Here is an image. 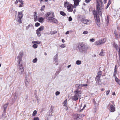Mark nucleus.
Masks as SVG:
<instances>
[{
	"mask_svg": "<svg viewBox=\"0 0 120 120\" xmlns=\"http://www.w3.org/2000/svg\"><path fill=\"white\" fill-rule=\"evenodd\" d=\"M23 54V52H20L19 54L17 57V58L18 60V64L17 66L18 72L20 75L22 74L24 71V67L23 64L22 63H20Z\"/></svg>",
	"mask_w": 120,
	"mask_h": 120,
	"instance_id": "obj_1",
	"label": "nucleus"
},
{
	"mask_svg": "<svg viewBox=\"0 0 120 120\" xmlns=\"http://www.w3.org/2000/svg\"><path fill=\"white\" fill-rule=\"evenodd\" d=\"M79 51L81 53H86L88 49L87 44L83 42L79 43L78 46Z\"/></svg>",
	"mask_w": 120,
	"mask_h": 120,
	"instance_id": "obj_2",
	"label": "nucleus"
},
{
	"mask_svg": "<svg viewBox=\"0 0 120 120\" xmlns=\"http://www.w3.org/2000/svg\"><path fill=\"white\" fill-rule=\"evenodd\" d=\"M97 4L96 8L98 13L102 15V13L101 11L102 7L103 6L102 1V0H96Z\"/></svg>",
	"mask_w": 120,
	"mask_h": 120,
	"instance_id": "obj_3",
	"label": "nucleus"
},
{
	"mask_svg": "<svg viewBox=\"0 0 120 120\" xmlns=\"http://www.w3.org/2000/svg\"><path fill=\"white\" fill-rule=\"evenodd\" d=\"M74 93H75L74 95L72 96V98L73 100L76 101L78 99V96L79 98H81V95L80 91L78 90H76L74 91Z\"/></svg>",
	"mask_w": 120,
	"mask_h": 120,
	"instance_id": "obj_4",
	"label": "nucleus"
},
{
	"mask_svg": "<svg viewBox=\"0 0 120 120\" xmlns=\"http://www.w3.org/2000/svg\"><path fill=\"white\" fill-rule=\"evenodd\" d=\"M23 16L22 12H18V15L17 17L16 21L19 23H22V18Z\"/></svg>",
	"mask_w": 120,
	"mask_h": 120,
	"instance_id": "obj_5",
	"label": "nucleus"
},
{
	"mask_svg": "<svg viewBox=\"0 0 120 120\" xmlns=\"http://www.w3.org/2000/svg\"><path fill=\"white\" fill-rule=\"evenodd\" d=\"M108 106L110 107L109 111L111 112H113L115 111V105L114 103L112 104L110 103L108 105Z\"/></svg>",
	"mask_w": 120,
	"mask_h": 120,
	"instance_id": "obj_6",
	"label": "nucleus"
},
{
	"mask_svg": "<svg viewBox=\"0 0 120 120\" xmlns=\"http://www.w3.org/2000/svg\"><path fill=\"white\" fill-rule=\"evenodd\" d=\"M106 42V40L105 39H101L99 40L98 41H96L95 45H98L104 43Z\"/></svg>",
	"mask_w": 120,
	"mask_h": 120,
	"instance_id": "obj_7",
	"label": "nucleus"
},
{
	"mask_svg": "<svg viewBox=\"0 0 120 120\" xmlns=\"http://www.w3.org/2000/svg\"><path fill=\"white\" fill-rule=\"evenodd\" d=\"M96 84H97L101 85L102 84L100 80V77L97 75L95 78Z\"/></svg>",
	"mask_w": 120,
	"mask_h": 120,
	"instance_id": "obj_8",
	"label": "nucleus"
},
{
	"mask_svg": "<svg viewBox=\"0 0 120 120\" xmlns=\"http://www.w3.org/2000/svg\"><path fill=\"white\" fill-rule=\"evenodd\" d=\"M81 21L83 23L86 25L89 24L91 22L90 20H88L85 19H82Z\"/></svg>",
	"mask_w": 120,
	"mask_h": 120,
	"instance_id": "obj_9",
	"label": "nucleus"
},
{
	"mask_svg": "<svg viewBox=\"0 0 120 120\" xmlns=\"http://www.w3.org/2000/svg\"><path fill=\"white\" fill-rule=\"evenodd\" d=\"M27 76L26 75L25 78V85L26 87L28 86L29 82V79Z\"/></svg>",
	"mask_w": 120,
	"mask_h": 120,
	"instance_id": "obj_10",
	"label": "nucleus"
},
{
	"mask_svg": "<svg viewBox=\"0 0 120 120\" xmlns=\"http://www.w3.org/2000/svg\"><path fill=\"white\" fill-rule=\"evenodd\" d=\"M84 115L82 114H76L75 115V119L76 120L78 119H80L82 117H83Z\"/></svg>",
	"mask_w": 120,
	"mask_h": 120,
	"instance_id": "obj_11",
	"label": "nucleus"
},
{
	"mask_svg": "<svg viewBox=\"0 0 120 120\" xmlns=\"http://www.w3.org/2000/svg\"><path fill=\"white\" fill-rule=\"evenodd\" d=\"M70 5H72L71 4H70V5L67 6V9L68 11L71 12L73 11V9L71 8Z\"/></svg>",
	"mask_w": 120,
	"mask_h": 120,
	"instance_id": "obj_12",
	"label": "nucleus"
},
{
	"mask_svg": "<svg viewBox=\"0 0 120 120\" xmlns=\"http://www.w3.org/2000/svg\"><path fill=\"white\" fill-rule=\"evenodd\" d=\"M74 2V5L77 6L79 5V3L80 1L81 0H73Z\"/></svg>",
	"mask_w": 120,
	"mask_h": 120,
	"instance_id": "obj_13",
	"label": "nucleus"
},
{
	"mask_svg": "<svg viewBox=\"0 0 120 120\" xmlns=\"http://www.w3.org/2000/svg\"><path fill=\"white\" fill-rule=\"evenodd\" d=\"M13 96L14 98L13 99H12V102L11 103L12 104H13V103L15 102V100L16 99L18 96L17 95H15V94H13Z\"/></svg>",
	"mask_w": 120,
	"mask_h": 120,
	"instance_id": "obj_14",
	"label": "nucleus"
},
{
	"mask_svg": "<svg viewBox=\"0 0 120 120\" xmlns=\"http://www.w3.org/2000/svg\"><path fill=\"white\" fill-rule=\"evenodd\" d=\"M20 90L19 89H18L15 92L14 94H15V95L18 96L20 95Z\"/></svg>",
	"mask_w": 120,
	"mask_h": 120,
	"instance_id": "obj_15",
	"label": "nucleus"
},
{
	"mask_svg": "<svg viewBox=\"0 0 120 120\" xmlns=\"http://www.w3.org/2000/svg\"><path fill=\"white\" fill-rule=\"evenodd\" d=\"M110 18L109 16L108 15H107V17L106 19V20L105 22V23H106L107 26H108L109 24V19Z\"/></svg>",
	"mask_w": 120,
	"mask_h": 120,
	"instance_id": "obj_16",
	"label": "nucleus"
},
{
	"mask_svg": "<svg viewBox=\"0 0 120 120\" xmlns=\"http://www.w3.org/2000/svg\"><path fill=\"white\" fill-rule=\"evenodd\" d=\"M48 120H54V116H53L52 115H50L49 114L48 116Z\"/></svg>",
	"mask_w": 120,
	"mask_h": 120,
	"instance_id": "obj_17",
	"label": "nucleus"
},
{
	"mask_svg": "<svg viewBox=\"0 0 120 120\" xmlns=\"http://www.w3.org/2000/svg\"><path fill=\"white\" fill-rule=\"evenodd\" d=\"M93 13L95 18L98 16V15L97 14V11L95 10H93Z\"/></svg>",
	"mask_w": 120,
	"mask_h": 120,
	"instance_id": "obj_18",
	"label": "nucleus"
},
{
	"mask_svg": "<svg viewBox=\"0 0 120 120\" xmlns=\"http://www.w3.org/2000/svg\"><path fill=\"white\" fill-rule=\"evenodd\" d=\"M58 55V54H57L54 56V60L56 62H58L57 61L58 60V58L57 57Z\"/></svg>",
	"mask_w": 120,
	"mask_h": 120,
	"instance_id": "obj_19",
	"label": "nucleus"
},
{
	"mask_svg": "<svg viewBox=\"0 0 120 120\" xmlns=\"http://www.w3.org/2000/svg\"><path fill=\"white\" fill-rule=\"evenodd\" d=\"M8 103H7L4 106V111H3V112L5 113L6 112V109L8 107Z\"/></svg>",
	"mask_w": 120,
	"mask_h": 120,
	"instance_id": "obj_20",
	"label": "nucleus"
},
{
	"mask_svg": "<svg viewBox=\"0 0 120 120\" xmlns=\"http://www.w3.org/2000/svg\"><path fill=\"white\" fill-rule=\"evenodd\" d=\"M38 20L40 22L42 23L44 22V19L42 17H41L38 19Z\"/></svg>",
	"mask_w": 120,
	"mask_h": 120,
	"instance_id": "obj_21",
	"label": "nucleus"
},
{
	"mask_svg": "<svg viewBox=\"0 0 120 120\" xmlns=\"http://www.w3.org/2000/svg\"><path fill=\"white\" fill-rule=\"evenodd\" d=\"M52 22L56 24H58V20L56 19L55 18H53L52 20Z\"/></svg>",
	"mask_w": 120,
	"mask_h": 120,
	"instance_id": "obj_22",
	"label": "nucleus"
},
{
	"mask_svg": "<svg viewBox=\"0 0 120 120\" xmlns=\"http://www.w3.org/2000/svg\"><path fill=\"white\" fill-rule=\"evenodd\" d=\"M111 0H109L108 1L107 4V5L105 7V8L106 9L109 6L111 3Z\"/></svg>",
	"mask_w": 120,
	"mask_h": 120,
	"instance_id": "obj_23",
	"label": "nucleus"
},
{
	"mask_svg": "<svg viewBox=\"0 0 120 120\" xmlns=\"http://www.w3.org/2000/svg\"><path fill=\"white\" fill-rule=\"evenodd\" d=\"M105 54L104 53V50L103 49H102L101 50L100 52V53L99 55L101 56H102L104 55Z\"/></svg>",
	"mask_w": 120,
	"mask_h": 120,
	"instance_id": "obj_24",
	"label": "nucleus"
},
{
	"mask_svg": "<svg viewBox=\"0 0 120 120\" xmlns=\"http://www.w3.org/2000/svg\"><path fill=\"white\" fill-rule=\"evenodd\" d=\"M50 12H47L45 14V16L46 17V19L49 17V16H50Z\"/></svg>",
	"mask_w": 120,
	"mask_h": 120,
	"instance_id": "obj_25",
	"label": "nucleus"
},
{
	"mask_svg": "<svg viewBox=\"0 0 120 120\" xmlns=\"http://www.w3.org/2000/svg\"><path fill=\"white\" fill-rule=\"evenodd\" d=\"M39 31L37 30H36V33L37 34V36L38 37H40L41 35V33Z\"/></svg>",
	"mask_w": 120,
	"mask_h": 120,
	"instance_id": "obj_26",
	"label": "nucleus"
},
{
	"mask_svg": "<svg viewBox=\"0 0 120 120\" xmlns=\"http://www.w3.org/2000/svg\"><path fill=\"white\" fill-rule=\"evenodd\" d=\"M44 28V26H41L37 30L39 31H41L43 30Z\"/></svg>",
	"mask_w": 120,
	"mask_h": 120,
	"instance_id": "obj_27",
	"label": "nucleus"
},
{
	"mask_svg": "<svg viewBox=\"0 0 120 120\" xmlns=\"http://www.w3.org/2000/svg\"><path fill=\"white\" fill-rule=\"evenodd\" d=\"M76 86L78 87V88L79 89L80 88V87H83V84H77L76 85Z\"/></svg>",
	"mask_w": 120,
	"mask_h": 120,
	"instance_id": "obj_28",
	"label": "nucleus"
},
{
	"mask_svg": "<svg viewBox=\"0 0 120 120\" xmlns=\"http://www.w3.org/2000/svg\"><path fill=\"white\" fill-rule=\"evenodd\" d=\"M60 14L63 16H65L66 15V13L63 11H60Z\"/></svg>",
	"mask_w": 120,
	"mask_h": 120,
	"instance_id": "obj_29",
	"label": "nucleus"
},
{
	"mask_svg": "<svg viewBox=\"0 0 120 120\" xmlns=\"http://www.w3.org/2000/svg\"><path fill=\"white\" fill-rule=\"evenodd\" d=\"M115 80L116 82L120 86V81L117 78V79H115Z\"/></svg>",
	"mask_w": 120,
	"mask_h": 120,
	"instance_id": "obj_30",
	"label": "nucleus"
},
{
	"mask_svg": "<svg viewBox=\"0 0 120 120\" xmlns=\"http://www.w3.org/2000/svg\"><path fill=\"white\" fill-rule=\"evenodd\" d=\"M113 46L116 49H117L118 47V45L117 44H116L115 43H113Z\"/></svg>",
	"mask_w": 120,
	"mask_h": 120,
	"instance_id": "obj_31",
	"label": "nucleus"
},
{
	"mask_svg": "<svg viewBox=\"0 0 120 120\" xmlns=\"http://www.w3.org/2000/svg\"><path fill=\"white\" fill-rule=\"evenodd\" d=\"M53 18H54L52 17H49L47 19L52 22V20Z\"/></svg>",
	"mask_w": 120,
	"mask_h": 120,
	"instance_id": "obj_32",
	"label": "nucleus"
},
{
	"mask_svg": "<svg viewBox=\"0 0 120 120\" xmlns=\"http://www.w3.org/2000/svg\"><path fill=\"white\" fill-rule=\"evenodd\" d=\"M116 65H115V68L114 69V74H116L117 73V70L116 68Z\"/></svg>",
	"mask_w": 120,
	"mask_h": 120,
	"instance_id": "obj_33",
	"label": "nucleus"
},
{
	"mask_svg": "<svg viewBox=\"0 0 120 120\" xmlns=\"http://www.w3.org/2000/svg\"><path fill=\"white\" fill-rule=\"evenodd\" d=\"M102 75V71H100L98 73V75H97L101 77Z\"/></svg>",
	"mask_w": 120,
	"mask_h": 120,
	"instance_id": "obj_34",
	"label": "nucleus"
},
{
	"mask_svg": "<svg viewBox=\"0 0 120 120\" xmlns=\"http://www.w3.org/2000/svg\"><path fill=\"white\" fill-rule=\"evenodd\" d=\"M45 8V6L44 5L42 6L40 9V10L41 11H43L44 9V8Z\"/></svg>",
	"mask_w": 120,
	"mask_h": 120,
	"instance_id": "obj_35",
	"label": "nucleus"
},
{
	"mask_svg": "<svg viewBox=\"0 0 120 120\" xmlns=\"http://www.w3.org/2000/svg\"><path fill=\"white\" fill-rule=\"evenodd\" d=\"M38 61L37 59V58H35V59H33L32 62L33 63H35L36 62Z\"/></svg>",
	"mask_w": 120,
	"mask_h": 120,
	"instance_id": "obj_36",
	"label": "nucleus"
},
{
	"mask_svg": "<svg viewBox=\"0 0 120 120\" xmlns=\"http://www.w3.org/2000/svg\"><path fill=\"white\" fill-rule=\"evenodd\" d=\"M57 32L56 31H52L51 32V35H54L57 33Z\"/></svg>",
	"mask_w": 120,
	"mask_h": 120,
	"instance_id": "obj_37",
	"label": "nucleus"
},
{
	"mask_svg": "<svg viewBox=\"0 0 120 120\" xmlns=\"http://www.w3.org/2000/svg\"><path fill=\"white\" fill-rule=\"evenodd\" d=\"M81 61L80 60H77L76 62V64L77 65H80L81 64Z\"/></svg>",
	"mask_w": 120,
	"mask_h": 120,
	"instance_id": "obj_38",
	"label": "nucleus"
},
{
	"mask_svg": "<svg viewBox=\"0 0 120 120\" xmlns=\"http://www.w3.org/2000/svg\"><path fill=\"white\" fill-rule=\"evenodd\" d=\"M37 113V111L36 110H34L33 112L32 115L33 116H34Z\"/></svg>",
	"mask_w": 120,
	"mask_h": 120,
	"instance_id": "obj_39",
	"label": "nucleus"
},
{
	"mask_svg": "<svg viewBox=\"0 0 120 120\" xmlns=\"http://www.w3.org/2000/svg\"><path fill=\"white\" fill-rule=\"evenodd\" d=\"M38 45L36 44H34L33 45V47L34 48H37Z\"/></svg>",
	"mask_w": 120,
	"mask_h": 120,
	"instance_id": "obj_40",
	"label": "nucleus"
},
{
	"mask_svg": "<svg viewBox=\"0 0 120 120\" xmlns=\"http://www.w3.org/2000/svg\"><path fill=\"white\" fill-rule=\"evenodd\" d=\"M40 25V24L38 22H36L35 24V26L36 27H38Z\"/></svg>",
	"mask_w": 120,
	"mask_h": 120,
	"instance_id": "obj_41",
	"label": "nucleus"
},
{
	"mask_svg": "<svg viewBox=\"0 0 120 120\" xmlns=\"http://www.w3.org/2000/svg\"><path fill=\"white\" fill-rule=\"evenodd\" d=\"M32 26V25H29L28 26H26V30H28V28H29V27H30V26Z\"/></svg>",
	"mask_w": 120,
	"mask_h": 120,
	"instance_id": "obj_42",
	"label": "nucleus"
},
{
	"mask_svg": "<svg viewBox=\"0 0 120 120\" xmlns=\"http://www.w3.org/2000/svg\"><path fill=\"white\" fill-rule=\"evenodd\" d=\"M95 18V19H96V20L97 21H100V19L98 17V16L96 17Z\"/></svg>",
	"mask_w": 120,
	"mask_h": 120,
	"instance_id": "obj_43",
	"label": "nucleus"
},
{
	"mask_svg": "<svg viewBox=\"0 0 120 120\" xmlns=\"http://www.w3.org/2000/svg\"><path fill=\"white\" fill-rule=\"evenodd\" d=\"M95 39H94L92 38L90 40V42H94L95 41Z\"/></svg>",
	"mask_w": 120,
	"mask_h": 120,
	"instance_id": "obj_44",
	"label": "nucleus"
},
{
	"mask_svg": "<svg viewBox=\"0 0 120 120\" xmlns=\"http://www.w3.org/2000/svg\"><path fill=\"white\" fill-rule=\"evenodd\" d=\"M67 2H64V6L66 8L67 6Z\"/></svg>",
	"mask_w": 120,
	"mask_h": 120,
	"instance_id": "obj_45",
	"label": "nucleus"
},
{
	"mask_svg": "<svg viewBox=\"0 0 120 120\" xmlns=\"http://www.w3.org/2000/svg\"><path fill=\"white\" fill-rule=\"evenodd\" d=\"M66 45L65 44H62L60 45V47L61 48H64L65 47Z\"/></svg>",
	"mask_w": 120,
	"mask_h": 120,
	"instance_id": "obj_46",
	"label": "nucleus"
},
{
	"mask_svg": "<svg viewBox=\"0 0 120 120\" xmlns=\"http://www.w3.org/2000/svg\"><path fill=\"white\" fill-rule=\"evenodd\" d=\"M60 94V92L57 91L55 93V95L56 96Z\"/></svg>",
	"mask_w": 120,
	"mask_h": 120,
	"instance_id": "obj_47",
	"label": "nucleus"
},
{
	"mask_svg": "<svg viewBox=\"0 0 120 120\" xmlns=\"http://www.w3.org/2000/svg\"><path fill=\"white\" fill-rule=\"evenodd\" d=\"M72 19L71 16H70L68 20L69 21H71L72 20Z\"/></svg>",
	"mask_w": 120,
	"mask_h": 120,
	"instance_id": "obj_48",
	"label": "nucleus"
},
{
	"mask_svg": "<svg viewBox=\"0 0 120 120\" xmlns=\"http://www.w3.org/2000/svg\"><path fill=\"white\" fill-rule=\"evenodd\" d=\"M23 2H22L20 4L19 6V7H22L23 5Z\"/></svg>",
	"mask_w": 120,
	"mask_h": 120,
	"instance_id": "obj_49",
	"label": "nucleus"
},
{
	"mask_svg": "<svg viewBox=\"0 0 120 120\" xmlns=\"http://www.w3.org/2000/svg\"><path fill=\"white\" fill-rule=\"evenodd\" d=\"M88 33V31H84L83 32V34H87Z\"/></svg>",
	"mask_w": 120,
	"mask_h": 120,
	"instance_id": "obj_50",
	"label": "nucleus"
},
{
	"mask_svg": "<svg viewBox=\"0 0 120 120\" xmlns=\"http://www.w3.org/2000/svg\"><path fill=\"white\" fill-rule=\"evenodd\" d=\"M53 111V109L52 108V106L50 108V109L49 110V113L52 112Z\"/></svg>",
	"mask_w": 120,
	"mask_h": 120,
	"instance_id": "obj_51",
	"label": "nucleus"
},
{
	"mask_svg": "<svg viewBox=\"0 0 120 120\" xmlns=\"http://www.w3.org/2000/svg\"><path fill=\"white\" fill-rule=\"evenodd\" d=\"M97 23L98 26H100V21H97Z\"/></svg>",
	"mask_w": 120,
	"mask_h": 120,
	"instance_id": "obj_52",
	"label": "nucleus"
},
{
	"mask_svg": "<svg viewBox=\"0 0 120 120\" xmlns=\"http://www.w3.org/2000/svg\"><path fill=\"white\" fill-rule=\"evenodd\" d=\"M32 43L34 44H39V43H38V42L37 41H32Z\"/></svg>",
	"mask_w": 120,
	"mask_h": 120,
	"instance_id": "obj_53",
	"label": "nucleus"
},
{
	"mask_svg": "<svg viewBox=\"0 0 120 120\" xmlns=\"http://www.w3.org/2000/svg\"><path fill=\"white\" fill-rule=\"evenodd\" d=\"M114 34H115V36H116V38H118V34L117 33H116V31L115 32H114Z\"/></svg>",
	"mask_w": 120,
	"mask_h": 120,
	"instance_id": "obj_54",
	"label": "nucleus"
},
{
	"mask_svg": "<svg viewBox=\"0 0 120 120\" xmlns=\"http://www.w3.org/2000/svg\"><path fill=\"white\" fill-rule=\"evenodd\" d=\"M110 90H108L106 92V94L107 95H108L109 93Z\"/></svg>",
	"mask_w": 120,
	"mask_h": 120,
	"instance_id": "obj_55",
	"label": "nucleus"
},
{
	"mask_svg": "<svg viewBox=\"0 0 120 120\" xmlns=\"http://www.w3.org/2000/svg\"><path fill=\"white\" fill-rule=\"evenodd\" d=\"M37 12H34V17H36L37 16Z\"/></svg>",
	"mask_w": 120,
	"mask_h": 120,
	"instance_id": "obj_56",
	"label": "nucleus"
},
{
	"mask_svg": "<svg viewBox=\"0 0 120 120\" xmlns=\"http://www.w3.org/2000/svg\"><path fill=\"white\" fill-rule=\"evenodd\" d=\"M39 119L38 117H36L34 118V119L33 120H39Z\"/></svg>",
	"mask_w": 120,
	"mask_h": 120,
	"instance_id": "obj_57",
	"label": "nucleus"
},
{
	"mask_svg": "<svg viewBox=\"0 0 120 120\" xmlns=\"http://www.w3.org/2000/svg\"><path fill=\"white\" fill-rule=\"evenodd\" d=\"M93 103H94V104L95 105H96L97 103H96V102L95 101L94 99H93Z\"/></svg>",
	"mask_w": 120,
	"mask_h": 120,
	"instance_id": "obj_58",
	"label": "nucleus"
},
{
	"mask_svg": "<svg viewBox=\"0 0 120 120\" xmlns=\"http://www.w3.org/2000/svg\"><path fill=\"white\" fill-rule=\"evenodd\" d=\"M116 74H114L113 73V76H114L115 77V79H117V77L116 76Z\"/></svg>",
	"mask_w": 120,
	"mask_h": 120,
	"instance_id": "obj_59",
	"label": "nucleus"
},
{
	"mask_svg": "<svg viewBox=\"0 0 120 120\" xmlns=\"http://www.w3.org/2000/svg\"><path fill=\"white\" fill-rule=\"evenodd\" d=\"M91 0H85V2L86 3H88Z\"/></svg>",
	"mask_w": 120,
	"mask_h": 120,
	"instance_id": "obj_60",
	"label": "nucleus"
},
{
	"mask_svg": "<svg viewBox=\"0 0 120 120\" xmlns=\"http://www.w3.org/2000/svg\"><path fill=\"white\" fill-rule=\"evenodd\" d=\"M18 1L19 2L21 3L22 2H23V1L22 0H18Z\"/></svg>",
	"mask_w": 120,
	"mask_h": 120,
	"instance_id": "obj_61",
	"label": "nucleus"
},
{
	"mask_svg": "<svg viewBox=\"0 0 120 120\" xmlns=\"http://www.w3.org/2000/svg\"><path fill=\"white\" fill-rule=\"evenodd\" d=\"M107 1V0H104L103 2L104 3H106Z\"/></svg>",
	"mask_w": 120,
	"mask_h": 120,
	"instance_id": "obj_62",
	"label": "nucleus"
},
{
	"mask_svg": "<svg viewBox=\"0 0 120 120\" xmlns=\"http://www.w3.org/2000/svg\"><path fill=\"white\" fill-rule=\"evenodd\" d=\"M37 17H34V21L35 22H36V20H37Z\"/></svg>",
	"mask_w": 120,
	"mask_h": 120,
	"instance_id": "obj_63",
	"label": "nucleus"
},
{
	"mask_svg": "<svg viewBox=\"0 0 120 120\" xmlns=\"http://www.w3.org/2000/svg\"><path fill=\"white\" fill-rule=\"evenodd\" d=\"M87 86V84H83V87L86 86Z\"/></svg>",
	"mask_w": 120,
	"mask_h": 120,
	"instance_id": "obj_64",
	"label": "nucleus"
}]
</instances>
